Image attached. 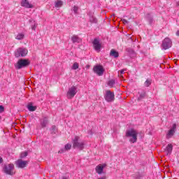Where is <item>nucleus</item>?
<instances>
[{
	"label": "nucleus",
	"mask_w": 179,
	"mask_h": 179,
	"mask_svg": "<svg viewBox=\"0 0 179 179\" xmlns=\"http://www.w3.org/2000/svg\"><path fill=\"white\" fill-rule=\"evenodd\" d=\"M126 138H131L129 142L131 143H136L138 142V131L134 129L126 131Z\"/></svg>",
	"instance_id": "1"
},
{
	"label": "nucleus",
	"mask_w": 179,
	"mask_h": 179,
	"mask_svg": "<svg viewBox=\"0 0 179 179\" xmlns=\"http://www.w3.org/2000/svg\"><path fill=\"white\" fill-rule=\"evenodd\" d=\"M30 65V60L27 59H20L15 64V69H22L27 68Z\"/></svg>",
	"instance_id": "4"
},
{
	"label": "nucleus",
	"mask_w": 179,
	"mask_h": 179,
	"mask_svg": "<svg viewBox=\"0 0 179 179\" xmlns=\"http://www.w3.org/2000/svg\"><path fill=\"white\" fill-rule=\"evenodd\" d=\"M166 152H167V156L169 155H171V152H173V145L172 144H169L166 148Z\"/></svg>",
	"instance_id": "23"
},
{
	"label": "nucleus",
	"mask_w": 179,
	"mask_h": 179,
	"mask_svg": "<svg viewBox=\"0 0 179 179\" xmlns=\"http://www.w3.org/2000/svg\"><path fill=\"white\" fill-rule=\"evenodd\" d=\"M120 73H121V75H122V73H124V70H121Z\"/></svg>",
	"instance_id": "40"
},
{
	"label": "nucleus",
	"mask_w": 179,
	"mask_h": 179,
	"mask_svg": "<svg viewBox=\"0 0 179 179\" xmlns=\"http://www.w3.org/2000/svg\"><path fill=\"white\" fill-rule=\"evenodd\" d=\"M104 99L107 103H113L115 100V95L111 90H106L104 94Z\"/></svg>",
	"instance_id": "5"
},
{
	"label": "nucleus",
	"mask_w": 179,
	"mask_h": 179,
	"mask_svg": "<svg viewBox=\"0 0 179 179\" xmlns=\"http://www.w3.org/2000/svg\"><path fill=\"white\" fill-rule=\"evenodd\" d=\"M122 22H123L124 24H128V23H129V22L125 19H123Z\"/></svg>",
	"instance_id": "35"
},
{
	"label": "nucleus",
	"mask_w": 179,
	"mask_h": 179,
	"mask_svg": "<svg viewBox=\"0 0 179 179\" xmlns=\"http://www.w3.org/2000/svg\"><path fill=\"white\" fill-rule=\"evenodd\" d=\"M107 166V164H99L98 165L95 170H96V172L98 173V174H101L104 170V168Z\"/></svg>",
	"instance_id": "13"
},
{
	"label": "nucleus",
	"mask_w": 179,
	"mask_h": 179,
	"mask_svg": "<svg viewBox=\"0 0 179 179\" xmlns=\"http://www.w3.org/2000/svg\"><path fill=\"white\" fill-rule=\"evenodd\" d=\"M176 36H179V30L176 31Z\"/></svg>",
	"instance_id": "38"
},
{
	"label": "nucleus",
	"mask_w": 179,
	"mask_h": 179,
	"mask_svg": "<svg viewBox=\"0 0 179 179\" xmlns=\"http://www.w3.org/2000/svg\"><path fill=\"white\" fill-rule=\"evenodd\" d=\"M70 1H73V0H70Z\"/></svg>",
	"instance_id": "43"
},
{
	"label": "nucleus",
	"mask_w": 179,
	"mask_h": 179,
	"mask_svg": "<svg viewBox=\"0 0 179 179\" xmlns=\"http://www.w3.org/2000/svg\"><path fill=\"white\" fill-rule=\"evenodd\" d=\"M115 85V80H110L108 82V86L113 87Z\"/></svg>",
	"instance_id": "25"
},
{
	"label": "nucleus",
	"mask_w": 179,
	"mask_h": 179,
	"mask_svg": "<svg viewBox=\"0 0 179 179\" xmlns=\"http://www.w3.org/2000/svg\"><path fill=\"white\" fill-rule=\"evenodd\" d=\"M72 148V145L67 143L64 146V149L66 150H71V149Z\"/></svg>",
	"instance_id": "31"
},
{
	"label": "nucleus",
	"mask_w": 179,
	"mask_h": 179,
	"mask_svg": "<svg viewBox=\"0 0 179 179\" xmlns=\"http://www.w3.org/2000/svg\"><path fill=\"white\" fill-rule=\"evenodd\" d=\"M93 71L94 73H96L98 76H103L104 73V68L101 65H96L93 68Z\"/></svg>",
	"instance_id": "9"
},
{
	"label": "nucleus",
	"mask_w": 179,
	"mask_h": 179,
	"mask_svg": "<svg viewBox=\"0 0 179 179\" xmlns=\"http://www.w3.org/2000/svg\"><path fill=\"white\" fill-rule=\"evenodd\" d=\"M28 155H29V152H28L27 151L21 152V154H20V158H21V159H24V157H26Z\"/></svg>",
	"instance_id": "29"
},
{
	"label": "nucleus",
	"mask_w": 179,
	"mask_h": 179,
	"mask_svg": "<svg viewBox=\"0 0 179 179\" xmlns=\"http://www.w3.org/2000/svg\"><path fill=\"white\" fill-rule=\"evenodd\" d=\"M78 93V87L72 86L71 87L69 88V90L66 94L67 99H73L76 94Z\"/></svg>",
	"instance_id": "6"
},
{
	"label": "nucleus",
	"mask_w": 179,
	"mask_h": 179,
	"mask_svg": "<svg viewBox=\"0 0 179 179\" xmlns=\"http://www.w3.org/2000/svg\"><path fill=\"white\" fill-rule=\"evenodd\" d=\"M86 68H90V66L87 65V66H86Z\"/></svg>",
	"instance_id": "41"
},
{
	"label": "nucleus",
	"mask_w": 179,
	"mask_h": 179,
	"mask_svg": "<svg viewBox=\"0 0 179 179\" xmlns=\"http://www.w3.org/2000/svg\"><path fill=\"white\" fill-rule=\"evenodd\" d=\"M21 6L27 8V9H31L34 8V6L29 2V0H22L20 2Z\"/></svg>",
	"instance_id": "12"
},
{
	"label": "nucleus",
	"mask_w": 179,
	"mask_h": 179,
	"mask_svg": "<svg viewBox=\"0 0 179 179\" xmlns=\"http://www.w3.org/2000/svg\"><path fill=\"white\" fill-rule=\"evenodd\" d=\"M5 111V107L3 106L0 105V113H3Z\"/></svg>",
	"instance_id": "33"
},
{
	"label": "nucleus",
	"mask_w": 179,
	"mask_h": 179,
	"mask_svg": "<svg viewBox=\"0 0 179 179\" xmlns=\"http://www.w3.org/2000/svg\"><path fill=\"white\" fill-rule=\"evenodd\" d=\"M110 57H114L115 58H118L120 57V53L115 49H112L110 52Z\"/></svg>",
	"instance_id": "17"
},
{
	"label": "nucleus",
	"mask_w": 179,
	"mask_h": 179,
	"mask_svg": "<svg viewBox=\"0 0 179 179\" xmlns=\"http://www.w3.org/2000/svg\"><path fill=\"white\" fill-rule=\"evenodd\" d=\"M176 6H179V1H176Z\"/></svg>",
	"instance_id": "39"
},
{
	"label": "nucleus",
	"mask_w": 179,
	"mask_h": 179,
	"mask_svg": "<svg viewBox=\"0 0 179 179\" xmlns=\"http://www.w3.org/2000/svg\"><path fill=\"white\" fill-rule=\"evenodd\" d=\"M93 47L96 51H100L101 50V43H100V40L95 38L92 42Z\"/></svg>",
	"instance_id": "10"
},
{
	"label": "nucleus",
	"mask_w": 179,
	"mask_h": 179,
	"mask_svg": "<svg viewBox=\"0 0 179 179\" xmlns=\"http://www.w3.org/2000/svg\"><path fill=\"white\" fill-rule=\"evenodd\" d=\"M145 17L148 22L150 23V24H152L153 23L155 20L153 19V15H152V14H147Z\"/></svg>",
	"instance_id": "21"
},
{
	"label": "nucleus",
	"mask_w": 179,
	"mask_h": 179,
	"mask_svg": "<svg viewBox=\"0 0 179 179\" xmlns=\"http://www.w3.org/2000/svg\"><path fill=\"white\" fill-rule=\"evenodd\" d=\"M15 164L18 169H24V167L29 164V162L18 159L15 162Z\"/></svg>",
	"instance_id": "11"
},
{
	"label": "nucleus",
	"mask_w": 179,
	"mask_h": 179,
	"mask_svg": "<svg viewBox=\"0 0 179 179\" xmlns=\"http://www.w3.org/2000/svg\"><path fill=\"white\" fill-rule=\"evenodd\" d=\"M139 96L138 97L137 100L138 101H141V100H143L145 97H146V92L142 91L141 92H138Z\"/></svg>",
	"instance_id": "19"
},
{
	"label": "nucleus",
	"mask_w": 179,
	"mask_h": 179,
	"mask_svg": "<svg viewBox=\"0 0 179 179\" xmlns=\"http://www.w3.org/2000/svg\"><path fill=\"white\" fill-rule=\"evenodd\" d=\"M27 52L29 51L27 49L24 48H19L15 52V58H19L20 57H26L27 55Z\"/></svg>",
	"instance_id": "7"
},
{
	"label": "nucleus",
	"mask_w": 179,
	"mask_h": 179,
	"mask_svg": "<svg viewBox=\"0 0 179 179\" xmlns=\"http://www.w3.org/2000/svg\"><path fill=\"white\" fill-rule=\"evenodd\" d=\"M64 6V1L61 0H57L55 2V8H62Z\"/></svg>",
	"instance_id": "22"
},
{
	"label": "nucleus",
	"mask_w": 179,
	"mask_h": 179,
	"mask_svg": "<svg viewBox=\"0 0 179 179\" xmlns=\"http://www.w3.org/2000/svg\"><path fill=\"white\" fill-rule=\"evenodd\" d=\"M72 69H73V71H76V69H79V63L74 62L72 66Z\"/></svg>",
	"instance_id": "27"
},
{
	"label": "nucleus",
	"mask_w": 179,
	"mask_h": 179,
	"mask_svg": "<svg viewBox=\"0 0 179 179\" xmlns=\"http://www.w3.org/2000/svg\"><path fill=\"white\" fill-rule=\"evenodd\" d=\"M50 131H51V134H57V126L52 125Z\"/></svg>",
	"instance_id": "30"
},
{
	"label": "nucleus",
	"mask_w": 179,
	"mask_h": 179,
	"mask_svg": "<svg viewBox=\"0 0 179 179\" xmlns=\"http://www.w3.org/2000/svg\"><path fill=\"white\" fill-rule=\"evenodd\" d=\"M176 129H177V124L174 123L172 128L168 131L167 136H173L176 134Z\"/></svg>",
	"instance_id": "14"
},
{
	"label": "nucleus",
	"mask_w": 179,
	"mask_h": 179,
	"mask_svg": "<svg viewBox=\"0 0 179 179\" xmlns=\"http://www.w3.org/2000/svg\"><path fill=\"white\" fill-rule=\"evenodd\" d=\"M3 163V159L2 157H0V164Z\"/></svg>",
	"instance_id": "37"
},
{
	"label": "nucleus",
	"mask_w": 179,
	"mask_h": 179,
	"mask_svg": "<svg viewBox=\"0 0 179 179\" xmlns=\"http://www.w3.org/2000/svg\"><path fill=\"white\" fill-rule=\"evenodd\" d=\"M79 136H76L72 140L73 141V149H79V150H83L85 149V143L79 142Z\"/></svg>",
	"instance_id": "3"
},
{
	"label": "nucleus",
	"mask_w": 179,
	"mask_h": 179,
	"mask_svg": "<svg viewBox=\"0 0 179 179\" xmlns=\"http://www.w3.org/2000/svg\"><path fill=\"white\" fill-rule=\"evenodd\" d=\"M24 38V34H18L16 36L17 40H23Z\"/></svg>",
	"instance_id": "28"
},
{
	"label": "nucleus",
	"mask_w": 179,
	"mask_h": 179,
	"mask_svg": "<svg viewBox=\"0 0 179 179\" xmlns=\"http://www.w3.org/2000/svg\"><path fill=\"white\" fill-rule=\"evenodd\" d=\"M126 52L128 53L130 58H134L136 55L135 50H134L132 48H127Z\"/></svg>",
	"instance_id": "16"
},
{
	"label": "nucleus",
	"mask_w": 179,
	"mask_h": 179,
	"mask_svg": "<svg viewBox=\"0 0 179 179\" xmlns=\"http://www.w3.org/2000/svg\"><path fill=\"white\" fill-rule=\"evenodd\" d=\"M47 124H48V117H44L43 119L41 120V125L42 128H45L47 127Z\"/></svg>",
	"instance_id": "20"
},
{
	"label": "nucleus",
	"mask_w": 179,
	"mask_h": 179,
	"mask_svg": "<svg viewBox=\"0 0 179 179\" xmlns=\"http://www.w3.org/2000/svg\"><path fill=\"white\" fill-rule=\"evenodd\" d=\"M78 9H79V8H78V6H74L73 9L74 13H78Z\"/></svg>",
	"instance_id": "32"
},
{
	"label": "nucleus",
	"mask_w": 179,
	"mask_h": 179,
	"mask_svg": "<svg viewBox=\"0 0 179 179\" xmlns=\"http://www.w3.org/2000/svg\"><path fill=\"white\" fill-rule=\"evenodd\" d=\"M27 108L29 110V111H36L37 110V106H33V103L30 102L27 104Z\"/></svg>",
	"instance_id": "18"
},
{
	"label": "nucleus",
	"mask_w": 179,
	"mask_h": 179,
	"mask_svg": "<svg viewBox=\"0 0 179 179\" xmlns=\"http://www.w3.org/2000/svg\"><path fill=\"white\" fill-rule=\"evenodd\" d=\"M145 87H149L152 85V79H147L144 83Z\"/></svg>",
	"instance_id": "24"
},
{
	"label": "nucleus",
	"mask_w": 179,
	"mask_h": 179,
	"mask_svg": "<svg viewBox=\"0 0 179 179\" xmlns=\"http://www.w3.org/2000/svg\"><path fill=\"white\" fill-rule=\"evenodd\" d=\"M0 120H2V117L0 116Z\"/></svg>",
	"instance_id": "42"
},
{
	"label": "nucleus",
	"mask_w": 179,
	"mask_h": 179,
	"mask_svg": "<svg viewBox=\"0 0 179 179\" xmlns=\"http://www.w3.org/2000/svg\"><path fill=\"white\" fill-rule=\"evenodd\" d=\"M15 170V164H6L3 165L2 171L4 172L5 174H7L8 176H14L15 172L13 171Z\"/></svg>",
	"instance_id": "2"
},
{
	"label": "nucleus",
	"mask_w": 179,
	"mask_h": 179,
	"mask_svg": "<svg viewBox=\"0 0 179 179\" xmlns=\"http://www.w3.org/2000/svg\"><path fill=\"white\" fill-rule=\"evenodd\" d=\"M36 28H37V27L36 26V24L31 26L32 30H36Z\"/></svg>",
	"instance_id": "36"
},
{
	"label": "nucleus",
	"mask_w": 179,
	"mask_h": 179,
	"mask_svg": "<svg viewBox=\"0 0 179 179\" xmlns=\"http://www.w3.org/2000/svg\"><path fill=\"white\" fill-rule=\"evenodd\" d=\"M71 41L73 44H75V43H81L82 39H80L78 35H73L71 37Z\"/></svg>",
	"instance_id": "15"
},
{
	"label": "nucleus",
	"mask_w": 179,
	"mask_h": 179,
	"mask_svg": "<svg viewBox=\"0 0 179 179\" xmlns=\"http://www.w3.org/2000/svg\"><path fill=\"white\" fill-rule=\"evenodd\" d=\"M66 150L65 148H62L60 150H59L58 153H65Z\"/></svg>",
	"instance_id": "34"
},
{
	"label": "nucleus",
	"mask_w": 179,
	"mask_h": 179,
	"mask_svg": "<svg viewBox=\"0 0 179 179\" xmlns=\"http://www.w3.org/2000/svg\"><path fill=\"white\" fill-rule=\"evenodd\" d=\"M173 45V42H171V39L169 38H165L162 44V50H169V48H171Z\"/></svg>",
	"instance_id": "8"
},
{
	"label": "nucleus",
	"mask_w": 179,
	"mask_h": 179,
	"mask_svg": "<svg viewBox=\"0 0 179 179\" xmlns=\"http://www.w3.org/2000/svg\"><path fill=\"white\" fill-rule=\"evenodd\" d=\"M90 23H97V18H96L94 16H91L90 17Z\"/></svg>",
	"instance_id": "26"
}]
</instances>
